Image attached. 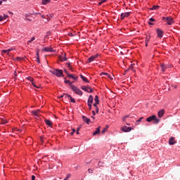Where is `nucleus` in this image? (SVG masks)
<instances>
[{"mask_svg":"<svg viewBox=\"0 0 180 180\" xmlns=\"http://www.w3.org/2000/svg\"><path fill=\"white\" fill-rule=\"evenodd\" d=\"M71 89L76 94V95H79V96H82V91L77 87L75 85H71Z\"/></svg>","mask_w":180,"mask_h":180,"instance_id":"f257e3e1","label":"nucleus"},{"mask_svg":"<svg viewBox=\"0 0 180 180\" xmlns=\"http://www.w3.org/2000/svg\"><path fill=\"white\" fill-rule=\"evenodd\" d=\"M162 20H165L166 23L169 25H174V18L172 17H163Z\"/></svg>","mask_w":180,"mask_h":180,"instance_id":"f03ea898","label":"nucleus"},{"mask_svg":"<svg viewBox=\"0 0 180 180\" xmlns=\"http://www.w3.org/2000/svg\"><path fill=\"white\" fill-rule=\"evenodd\" d=\"M51 74H53V75H56V77H61L63 74V70L60 69H56L51 71Z\"/></svg>","mask_w":180,"mask_h":180,"instance_id":"7ed1b4c3","label":"nucleus"},{"mask_svg":"<svg viewBox=\"0 0 180 180\" xmlns=\"http://www.w3.org/2000/svg\"><path fill=\"white\" fill-rule=\"evenodd\" d=\"M81 89H82L83 91H85L86 92H90V93L94 92V90L92 89V88L88 87L86 86H82Z\"/></svg>","mask_w":180,"mask_h":180,"instance_id":"20e7f679","label":"nucleus"},{"mask_svg":"<svg viewBox=\"0 0 180 180\" xmlns=\"http://www.w3.org/2000/svg\"><path fill=\"white\" fill-rule=\"evenodd\" d=\"M58 58L60 60V61H67V60H68V58H67L66 57V54L65 52L62 53V55L58 56Z\"/></svg>","mask_w":180,"mask_h":180,"instance_id":"39448f33","label":"nucleus"},{"mask_svg":"<svg viewBox=\"0 0 180 180\" xmlns=\"http://www.w3.org/2000/svg\"><path fill=\"white\" fill-rule=\"evenodd\" d=\"M98 54L96 55H94V56H90L88 60H87V63H92V61H95V60H96V58H98Z\"/></svg>","mask_w":180,"mask_h":180,"instance_id":"423d86ee","label":"nucleus"},{"mask_svg":"<svg viewBox=\"0 0 180 180\" xmlns=\"http://www.w3.org/2000/svg\"><path fill=\"white\" fill-rule=\"evenodd\" d=\"M160 67H161V68H162V72H165V70H167V68H171V65H165V64H164V63H162V64L160 65Z\"/></svg>","mask_w":180,"mask_h":180,"instance_id":"0eeeda50","label":"nucleus"},{"mask_svg":"<svg viewBox=\"0 0 180 180\" xmlns=\"http://www.w3.org/2000/svg\"><path fill=\"white\" fill-rule=\"evenodd\" d=\"M132 128L129 127H122L121 128V130H122V131H124V133H127L129 131H131Z\"/></svg>","mask_w":180,"mask_h":180,"instance_id":"6e6552de","label":"nucleus"},{"mask_svg":"<svg viewBox=\"0 0 180 180\" xmlns=\"http://www.w3.org/2000/svg\"><path fill=\"white\" fill-rule=\"evenodd\" d=\"M130 12H127V13H121V19L122 20H123V19H124V18H129V16H130Z\"/></svg>","mask_w":180,"mask_h":180,"instance_id":"1a4fd4ad","label":"nucleus"},{"mask_svg":"<svg viewBox=\"0 0 180 180\" xmlns=\"http://www.w3.org/2000/svg\"><path fill=\"white\" fill-rule=\"evenodd\" d=\"M169 144L170 146H174V144H176V141H175L174 137H171L169 140Z\"/></svg>","mask_w":180,"mask_h":180,"instance_id":"9d476101","label":"nucleus"},{"mask_svg":"<svg viewBox=\"0 0 180 180\" xmlns=\"http://www.w3.org/2000/svg\"><path fill=\"white\" fill-rule=\"evenodd\" d=\"M157 34L159 37H162V36H164V32H162V30H160V29H158L157 30Z\"/></svg>","mask_w":180,"mask_h":180,"instance_id":"9b49d317","label":"nucleus"},{"mask_svg":"<svg viewBox=\"0 0 180 180\" xmlns=\"http://www.w3.org/2000/svg\"><path fill=\"white\" fill-rule=\"evenodd\" d=\"M40 110H34L32 111V115H34V116H37V117H39V116H40Z\"/></svg>","mask_w":180,"mask_h":180,"instance_id":"f8f14e48","label":"nucleus"},{"mask_svg":"<svg viewBox=\"0 0 180 180\" xmlns=\"http://www.w3.org/2000/svg\"><path fill=\"white\" fill-rule=\"evenodd\" d=\"M93 102H94V96H89L88 98L87 105H92Z\"/></svg>","mask_w":180,"mask_h":180,"instance_id":"ddd939ff","label":"nucleus"},{"mask_svg":"<svg viewBox=\"0 0 180 180\" xmlns=\"http://www.w3.org/2000/svg\"><path fill=\"white\" fill-rule=\"evenodd\" d=\"M83 122L86 123V124H89V122H91V120H89L88 117L86 116H82Z\"/></svg>","mask_w":180,"mask_h":180,"instance_id":"4468645a","label":"nucleus"},{"mask_svg":"<svg viewBox=\"0 0 180 180\" xmlns=\"http://www.w3.org/2000/svg\"><path fill=\"white\" fill-rule=\"evenodd\" d=\"M44 122L47 126H49L50 127H51V126H53V122H51V120H44Z\"/></svg>","mask_w":180,"mask_h":180,"instance_id":"2eb2a0df","label":"nucleus"},{"mask_svg":"<svg viewBox=\"0 0 180 180\" xmlns=\"http://www.w3.org/2000/svg\"><path fill=\"white\" fill-rule=\"evenodd\" d=\"M99 133H101V127L96 129V131L93 133V136H96V134H99Z\"/></svg>","mask_w":180,"mask_h":180,"instance_id":"dca6fc26","label":"nucleus"},{"mask_svg":"<svg viewBox=\"0 0 180 180\" xmlns=\"http://www.w3.org/2000/svg\"><path fill=\"white\" fill-rule=\"evenodd\" d=\"M164 113H165V110H160L158 112V117H162V116H164Z\"/></svg>","mask_w":180,"mask_h":180,"instance_id":"f3484780","label":"nucleus"},{"mask_svg":"<svg viewBox=\"0 0 180 180\" xmlns=\"http://www.w3.org/2000/svg\"><path fill=\"white\" fill-rule=\"evenodd\" d=\"M155 119V115H152V116L148 117L146 121L150 122H153V120H154Z\"/></svg>","mask_w":180,"mask_h":180,"instance_id":"a211bd4d","label":"nucleus"},{"mask_svg":"<svg viewBox=\"0 0 180 180\" xmlns=\"http://www.w3.org/2000/svg\"><path fill=\"white\" fill-rule=\"evenodd\" d=\"M68 78H72V79H78V76L68 74Z\"/></svg>","mask_w":180,"mask_h":180,"instance_id":"6ab92c4d","label":"nucleus"},{"mask_svg":"<svg viewBox=\"0 0 180 180\" xmlns=\"http://www.w3.org/2000/svg\"><path fill=\"white\" fill-rule=\"evenodd\" d=\"M44 51H49L50 53H53L54 52V49H53V48H44Z\"/></svg>","mask_w":180,"mask_h":180,"instance_id":"aec40b11","label":"nucleus"},{"mask_svg":"<svg viewBox=\"0 0 180 180\" xmlns=\"http://www.w3.org/2000/svg\"><path fill=\"white\" fill-rule=\"evenodd\" d=\"M80 77L82 78V81H84V82H87V84L89 83V81H88V79H86V77H85L84 75H80Z\"/></svg>","mask_w":180,"mask_h":180,"instance_id":"412c9836","label":"nucleus"},{"mask_svg":"<svg viewBox=\"0 0 180 180\" xmlns=\"http://www.w3.org/2000/svg\"><path fill=\"white\" fill-rule=\"evenodd\" d=\"M101 75H106V77H108V78H110V79H113V77H112L108 73L102 72L101 73Z\"/></svg>","mask_w":180,"mask_h":180,"instance_id":"4be33fe9","label":"nucleus"},{"mask_svg":"<svg viewBox=\"0 0 180 180\" xmlns=\"http://www.w3.org/2000/svg\"><path fill=\"white\" fill-rule=\"evenodd\" d=\"M12 49H7V50H3L1 51V53H6V54H9V53H11V51H12Z\"/></svg>","mask_w":180,"mask_h":180,"instance_id":"5701e85b","label":"nucleus"},{"mask_svg":"<svg viewBox=\"0 0 180 180\" xmlns=\"http://www.w3.org/2000/svg\"><path fill=\"white\" fill-rule=\"evenodd\" d=\"M157 9H160V6H153L150 8L151 11H157Z\"/></svg>","mask_w":180,"mask_h":180,"instance_id":"b1692460","label":"nucleus"},{"mask_svg":"<svg viewBox=\"0 0 180 180\" xmlns=\"http://www.w3.org/2000/svg\"><path fill=\"white\" fill-rule=\"evenodd\" d=\"M50 0H42V5H47V4H49Z\"/></svg>","mask_w":180,"mask_h":180,"instance_id":"393cba45","label":"nucleus"},{"mask_svg":"<svg viewBox=\"0 0 180 180\" xmlns=\"http://www.w3.org/2000/svg\"><path fill=\"white\" fill-rule=\"evenodd\" d=\"M134 65H136V64L133 63L130 65V68L131 70H132V71H134V72H136V70H134Z\"/></svg>","mask_w":180,"mask_h":180,"instance_id":"a878e982","label":"nucleus"},{"mask_svg":"<svg viewBox=\"0 0 180 180\" xmlns=\"http://www.w3.org/2000/svg\"><path fill=\"white\" fill-rule=\"evenodd\" d=\"M35 38L34 37H33L30 41H27V44H30V43H32V41H34Z\"/></svg>","mask_w":180,"mask_h":180,"instance_id":"bb28decb","label":"nucleus"},{"mask_svg":"<svg viewBox=\"0 0 180 180\" xmlns=\"http://www.w3.org/2000/svg\"><path fill=\"white\" fill-rule=\"evenodd\" d=\"M64 97L65 99H70L71 98V96L64 94Z\"/></svg>","mask_w":180,"mask_h":180,"instance_id":"cd10ccee","label":"nucleus"},{"mask_svg":"<svg viewBox=\"0 0 180 180\" xmlns=\"http://www.w3.org/2000/svg\"><path fill=\"white\" fill-rule=\"evenodd\" d=\"M65 84H68L70 86L72 85V82H71L70 80H65Z\"/></svg>","mask_w":180,"mask_h":180,"instance_id":"c85d7f7f","label":"nucleus"},{"mask_svg":"<svg viewBox=\"0 0 180 180\" xmlns=\"http://www.w3.org/2000/svg\"><path fill=\"white\" fill-rule=\"evenodd\" d=\"M1 123L2 124H6V123H8V121L5 119H1Z\"/></svg>","mask_w":180,"mask_h":180,"instance_id":"c756f323","label":"nucleus"},{"mask_svg":"<svg viewBox=\"0 0 180 180\" xmlns=\"http://www.w3.org/2000/svg\"><path fill=\"white\" fill-rule=\"evenodd\" d=\"M32 84L33 85V86H34L35 88H37V89H39L40 88V86H37L36 85V84L34 83V82H32Z\"/></svg>","mask_w":180,"mask_h":180,"instance_id":"7c9ffc66","label":"nucleus"},{"mask_svg":"<svg viewBox=\"0 0 180 180\" xmlns=\"http://www.w3.org/2000/svg\"><path fill=\"white\" fill-rule=\"evenodd\" d=\"M94 101L95 102H97V103H99V97H98V96H95Z\"/></svg>","mask_w":180,"mask_h":180,"instance_id":"2f4dec72","label":"nucleus"},{"mask_svg":"<svg viewBox=\"0 0 180 180\" xmlns=\"http://www.w3.org/2000/svg\"><path fill=\"white\" fill-rule=\"evenodd\" d=\"M27 79H28V81H30V82H34V79L32 77H28Z\"/></svg>","mask_w":180,"mask_h":180,"instance_id":"473e14b6","label":"nucleus"},{"mask_svg":"<svg viewBox=\"0 0 180 180\" xmlns=\"http://www.w3.org/2000/svg\"><path fill=\"white\" fill-rule=\"evenodd\" d=\"M69 99H70V101L72 103H75V99L72 98V97L71 96H70V98H69Z\"/></svg>","mask_w":180,"mask_h":180,"instance_id":"72a5a7b5","label":"nucleus"},{"mask_svg":"<svg viewBox=\"0 0 180 180\" xmlns=\"http://www.w3.org/2000/svg\"><path fill=\"white\" fill-rule=\"evenodd\" d=\"M105 2H106V0H102L101 1H100L99 3H98V5H102V4H105Z\"/></svg>","mask_w":180,"mask_h":180,"instance_id":"f704fd0d","label":"nucleus"},{"mask_svg":"<svg viewBox=\"0 0 180 180\" xmlns=\"http://www.w3.org/2000/svg\"><path fill=\"white\" fill-rule=\"evenodd\" d=\"M88 172H89V174H94V169H89Z\"/></svg>","mask_w":180,"mask_h":180,"instance_id":"c9c22d12","label":"nucleus"},{"mask_svg":"<svg viewBox=\"0 0 180 180\" xmlns=\"http://www.w3.org/2000/svg\"><path fill=\"white\" fill-rule=\"evenodd\" d=\"M98 105H99V103H97L96 101H95L93 105L94 106V108H97Z\"/></svg>","mask_w":180,"mask_h":180,"instance_id":"e433bc0d","label":"nucleus"},{"mask_svg":"<svg viewBox=\"0 0 180 180\" xmlns=\"http://www.w3.org/2000/svg\"><path fill=\"white\" fill-rule=\"evenodd\" d=\"M150 41V37L147 36L146 39V43H148Z\"/></svg>","mask_w":180,"mask_h":180,"instance_id":"4c0bfd02","label":"nucleus"},{"mask_svg":"<svg viewBox=\"0 0 180 180\" xmlns=\"http://www.w3.org/2000/svg\"><path fill=\"white\" fill-rule=\"evenodd\" d=\"M155 121V123H159L160 122V120L157 119V117H155V119L153 120Z\"/></svg>","mask_w":180,"mask_h":180,"instance_id":"58836bf2","label":"nucleus"},{"mask_svg":"<svg viewBox=\"0 0 180 180\" xmlns=\"http://www.w3.org/2000/svg\"><path fill=\"white\" fill-rule=\"evenodd\" d=\"M4 19H8V18H9V15H6V14H4Z\"/></svg>","mask_w":180,"mask_h":180,"instance_id":"ea45409f","label":"nucleus"},{"mask_svg":"<svg viewBox=\"0 0 180 180\" xmlns=\"http://www.w3.org/2000/svg\"><path fill=\"white\" fill-rule=\"evenodd\" d=\"M106 131H108V128H104L102 131L103 134Z\"/></svg>","mask_w":180,"mask_h":180,"instance_id":"a19ab883","label":"nucleus"},{"mask_svg":"<svg viewBox=\"0 0 180 180\" xmlns=\"http://www.w3.org/2000/svg\"><path fill=\"white\" fill-rule=\"evenodd\" d=\"M127 117H129V115H127V116L124 117L122 118L123 122H125V121H126V119H127Z\"/></svg>","mask_w":180,"mask_h":180,"instance_id":"79ce46f5","label":"nucleus"},{"mask_svg":"<svg viewBox=\"0 0 180 180\" xmlns=\"http://www.w3.org/2000/svg\"><path fill=\"white\" fill-rule=\"evenodd\" d=\"M127 117H129V115H127V116L124 117L122 118L123 122H125V121H126V119H127Z\"/></svg>","mask_w":180,"mask_h":180,"instance_id":"37998d69","label":"nucleus"},{"mask_svg":"<svg viewBox=\"0 0 180 180\" xmlns=\"http://www.w3.org/2000/svg\"><path fill=\"white\" fill-rule=\"evenodd\" d=\"M127 117H129V115H127V116L124 117L122 118L123 122H125V121H126V119H127Z\"/></svg>","mask_w":180,"mask_h":180,"instance_id":"c03bdc74","label":"nucleus"},{"mask_svg":"<svg viewBox=\"0 0 180 180\" xmlns=\"http://www.w3.org/2000/svg\"><path fill=\"white\" fill-rule=\"evenodd\" d=\"M68 36H70V37H74V34L71 32L68 33Z\"/></svg>","mask_w":180,"mask_h":180,"instance_id":"a18cd8bd","label":"nucleus"},{"mask_svg":"<svg viewBox=\"0 0 180 180\" xmlns=\"http://www.w3.org/2000/svg\"><path fill=\"white\" fill-rule=\"evenodd\" d=\"M143 117H140V118L137 120V122L139 123V122H141V120H143Z\"/></svg>","mask_w":180,"mask_h":180,"instance_id":"49530a36","label":"nucleus"},{"mask_svg":"<svg viewBox=\"0 0 180 180\" xmlns=\"http://www.w3.org/2000/svg\"><path fill=\"white\" fill-rule=\"evenodd\" d=\"M89 106V110H91V109H92V104H87Z\"/></svg>","mask_w":180,"mask_h":180,"instance_id":"de8ad7c7","label":"nucleus"},{"mask_svg":"<svg viewBox=\"0 0 180 180\" xmlns=\"http://www.w3.org/2000/svg\"><path fill=\"white\" fill-rule=\"evenodd\" d=\"M155 20L153 18L149 19V22H155Z\"/></svg>","mask_w":180,"mask_h":180,"instance_id":"09e8293b","label":"nucleus"},{"mask_svg":"<svg viewBox=\"0 0 180 180\" xmlns=\"http://www.w3.org/2000/svg\"><path fill=\"white\" fill-rule=\"evenodd\" d=\"M2 20H4V16L0 15V22H2Z\"/></svg>","mask_w":180,"mask_h":180,"instance_id":"8fccbe9b","label":"nucleus"},{"mask_svg":"<svg viewBox=\"0 0 180 180\" xmlns=\"http://www.w3.org/2000/svg\"><path fill=\"white\" fill-rule=\"evenodd\" d=\"M37 63H40V58L37 57Z\"/></svg>","mask_w":180,"mask_h":180,"instance_id":"3c124183","label":"nucleus"},{"mask_svg":"<svg viewBox=\"0 0 180 180\" xmlns=\"http://www.w3.org/2000/svg\"><path fill=\"white\" fill-rule=\"evenodd\" d=\"M95 110L96 113H98L99 112V108L98 107H95Z\"/></svg>","mask_w":180,"mask_h":180,"instance_id":"603ef678","label":"nucleus"},{"mask_svg":"<svg viewBox=\"0 0 180 180\" xmlns=\"http://www.w3.org/2000/svg\"><path fill=\"white\" fill-rule=\"evenodd\" d=\"M75 132V129H72V133H70L71 136H72V134H74Z\"/></svg>","mask_w":180,"mask_h":180,"instance_id":"864d4df0","label":"nucleus"},{"mask_svg":"<svg viewBox=\"0 0 180 180\" xmlns=\"http://www.w3.org/2000/svg\"><path fill=\"white\" fill-rule=\"evenodd\" d=\"M43 140H44V137L41 136V137H40V141H41L42 143H44V141H43Z\"/></svg>","mask_w":180,"mask_h":180,"instance_id":"5fc2aeb1","label":"nucleus"},{"mask_svg":"<svg viewBox=\"0 0 180 180\" xmlns=\"http://www.w3.org/2000/svg\"><path fill=\"white\" fill-rule=\"evenodd\" d=\"M34 179H36V176L34 175H32V180H34Z\"/></svg>","mask_w":180,"mask_h":180,"instance_id":"6e6d98bb","label":"nucleus"},{"mask_svg":"<svg viewBox=\"0 0 180 180\" xmlns=\"http://www.w3.org/2000/svg\"><path fill=\"white\" fill-rule=\"evenodd\" d=\"M68 68H69V70H70V71H74V70H72V68L71 66H69Z\"/></svg>","mask_w":180,"mask_h":180,"instance_id":"4d7b16f0","label":"nucleus"},{"mask_svg":"<svg viewBox=\"0 0 180 180\" xmlns=\"http://www.w3.org/2000/svg\"><path fill=\"white\" fill-rule=\"evenodd\" d=\"M70 176H71V174H68L66 179H68V178H70Z\"/></svg>","mask_w":180,"mask_h":180,"instance_id":"13d9d810","label":"nucleus"},{"mask_svg":"<svg viewBox=\"0 0 180 180\" xmlns=\"http://www.w3.org/2000/svg\"><path fill=\"white\" fill-rule=\"evenodd\" d=\"M64 72H65V74H67V75H68V72L67 71V70H64Z\"/></svg>","mask_w":180,"mask_h":180,"instance_id":"bf43d9fd","label":"nucleus"},{"mask_svg":"<svg viewBox=\"0 0 180 180\" xmlns=\"http://www.w3.org/2000/svg\"><path fill=\"white\" fill-rule=\"evenodd\" d=\"M42 19H46V16L44 15H41Z\"/></svg>","mask_w":180,"mask_h":180,"instance_id":"052dcab7","label":"nucleus"},{"mask_svg":"<svg viewBox=\"0 0 180 180\" xmlns=\"http://www.w3.org/2000/svg\"><path fill=\"white\" fill-rule=\"evenodd\" d=\"M148 25H154L153 22H151L150 21L148 22Z\"/></svg>","mask_w":180,"mask_h":180,"instance_id":"680f3d73","label":"nucleus"},{"mask_svg":"<svg viewBox=\"0 0 180 180\" xmlns=\"http://www.w3.org/2000/svg\"><path fill=\"white\" fill-rule=\"evenodd\" d=\"M8 13H9L10 15H13V13H12V11H8Z\"/></svg>","mask_w":180,"mask_h":180,"instance_id":"e2e57ef3","label":"nucleus"},{"mask_svg":"<svg viewBox=\"0 0 180 180\" xmlns=\"http://www.w3.org/2000/svg\"><path fill=\"white\" fill-rule=\"evenodd\" d=\"M93 116H95V111L92 110Z\"/></svg>","mask_w":180,"mask_h":180,"instance_id":"0e129e2a","label":"nucleus"},{"mask_svg":"<svg viewBox=\"0 0 180 180\" xmlns=\"http://www.w3.org/2000/svg\"><path fill=\"white\" fill-rule=\"evenodd\" d=\"M18 61H20V60H22V58H17Z\"/></svg>","mask_w":180,"mask_h":180,"instance_id":"69168bd1","label":"nucleus"},{"mask_svg":"<svg viewBox=\"0 0 180 180\" xmlns=\"http://www.w3.org/2000/svg\"><path fill=\"white\" fill-rule=\"evenodd\" d=\"M37 57H39V51H37Z\"/></svg>","mask_w":180,"mask_h":180,"instance_id":"338daca9","label":"nucleus"},{"mask_svg":"<svg viewBox=\"0 0 180 180\" xmlns=\"http://www.w3.org/2000/svg\"><path fill=\"white\" fill-rule=\"evenodd\" d=\"M59 98H64V94H63V95H62V96H59Z\"/></svg>","mask_w":180,"mask_h":180,"instance_id":"774afa93","label":"nucleus"}]
</instances>
